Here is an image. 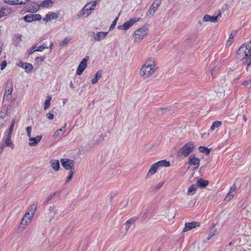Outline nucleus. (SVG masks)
<instances>
[{"mask_svg": "<svg viewBox=\"0 0 251 251\" xmlns=\"http://www.w3.org/2000/svg\"><path fill=\"white\" fill-rule=\"evenodd\" d=\"M51 100V98L50 96H48L47 97V99L45 101V103L44 104V108L45 109H47L50 104V101Z\"/></svg>", "mask_w": 251, "mask_h": 251, "instance_id": "obj_34", "label": "nucleus"}, {"mask_svg": "<svg viewBox=\"0 0 251 251\" xmlns=\"http://www.w3.org/2000/svg\"><path fill=\"white\" fill-rule=\"evenodd\" d=\"M90 35L93 38L94 41H95L96 37H97V33H95L94 31H91L90 32Z\"/></svg>", "mask_w": 251, "mask_h": 251, "instance_id": "obj_50", "label": "nucleus"}, {"mask_svg": "<svg viewBox=\"0 0 251 251\" xmlns=\"http://www.w3.org/2000/svg\"><path fill=\"white\" fill-rule=\"evenodd\" d=\"M43 21L45 22L46 23L50 21V17L48 14L46 15V17L43 18Z\"/></svg>", "mask_w": 251, "mask_h": 251, "instance_id": "obj_49", "label": "nucleus"}, {"mask_svg": "<svg viewBox=\"0 0 251 251\" xmlns=\"http://www.w3.org/2000/svg\"><path fill=\"white\" fill-rule=\"evenodd\" d=\"M23 19L28 23H31L33 21V14L27 15L23 18Z\"/></svg>", "mask_w": 251, "mask_h": 251, "instance_id": "obj_35", "label": "nucleus"}, {"mask_svg": "<svg viewBox=\"0 0 251 251\" xmlns=\"http://www.w3.org/2000/svg\"><path fill=\"white\" fill-rule=\"evenodd\" d=\"M148 33V28L145 26L138 29L134 32V41L138 42L141 40Z\"/></svg>", "mask_w": 251, "mask_h": 251, "instance_id": "obj_6", "label": "nucleus"}, {"mask_svg": "<svg viewBox=\"0 0 251 251\" xmlns=\"http://www.w3.org/2000/svg\"><path fill=\"white\" fill-rule=\"evenodd\" d=\"M128 205V202L127 201H126L125 202V203H124V204L123 205V208H125V207H126Z\"/></svg>", "mask_w": 251, "mask_h": 251, "instance_id": "obj_56", "label": "nucleus"}, {"mask_svg": "<svg viewBox=\"0 0 251 251\" xmlns=\"http://www.w3.org/2000/svg\"><path fill=\"white\" fill-rule=\"evenodd\" d=\"M13 84L11 79H8L5 86V90L3 98V101H8L13 91Z\"/></svg>", "mask_w": 251, "mask_h": 251, "instance_id": "obj_7", "label": "nucleus"}, {"mask_svg": "<svg viewBox=\"0 0 251 251\" xmlns=\"http://www.w3.org/2000/svg\"><path fill=\"white\" fill-rule=\"evenodd\" d=\"M243 120L245 122H247V118H246V115L244 114L243 115Z\"/></svg>", "mask_w": 251, "mask_h": 251, "instance_id": "obj_57", "label": "nucleus"}, {"mask_svg": "<svg viewBox=\"0 0 251 251\" xmlns=\"http://www.w3.org/2000/svg\"><path fill=\"white\" fill-rule=\"evenodd\" d=\"M29 0H4V2L10 5L24 4Z\"/></svg>", "mask_w": 251, "mask_h": 251, "instance_id": "obj_17", "label": "nucleus"}, {"mask_svg": "<svg viewBox=\"0 0 251 251\" xmlns=\"http://www.w3.org/2000/svg\"><path fill=\"white\" fill-rule=\"evenodd\" d=\"M14 124L15 119H13L10 126L8 129V131H7L6 137L5 139L3 140L4 143L2 145H1V152L3 151V149L6 147H9L11 148V149L14 148V145L12 143V140L11 139V134L13 130Z\"/></svg>", "mask_w": 251, "mask_h": 251, "instance_id": "obj_4", "label": "nucleus"}, {"mask_svg": "<svg viewBox=\"0 0 251 251\" xmlns=\"http://www.w3.org/2000/svg\"><path fill=\"white\" fill-rule=\"evenodd\" d=\"M241 85L246 87H251V80H245L241 83Z\"/></svg>", "mask_w": 251, "mask_h": 251, "instance_id": "obj_38", "label": "nucleus"}, {"mask_svg": "<svg viewBox=\"0 0 251 251\" xmlns=\"http://www.w3.org/2000/svg\"><path fill=\"white\" fill-rule=\"evenodd\" d=\"M31 126H27L26 128V131L27 133V136L30 138L31 137Z\"/></svg>", "mask_w": 251, "mask_h": 251, "instance_id": "obj_45", "label": "nucleus"}, {"mask_svg": "<svg viewBox=\"0 0 251 251\" xmlns=\"http://www.w3.org/2000/svg\"><path fill=\"white\" fill-rule=\"evenodd\" d=\"M158 167L154 163L150 167L148 173H147L146 177L149 178L151 176L154 175L157 171Z\"/></svg>", "mask_w": 251, "mask_h": 251, "instance_id": "obj_20", "label": "nucleus"}, {"mask_svg": "<svg viewBox=\"0 0 251 251\" xmlns=\"http://www.w3.org/2000/svg\"><path fill=\"white\" fill-rule=\"evenodd\" d=\"M102 75V71H98L95 75H94V78H93L91 80V83L92 84H96L98 80L101 77Z\"/></svg>", "mask_w": 251, "mask_h": 251, "instance_id": "obj_26", "label": "nucleus"}, {"mask_svg": "<svg viewBox=\"0 0 251 251\" xmlns=\"http://www.w3.org/2000/svg\"><path fill=\"white\" fill-rule=\"evenodd\" d=\"M163 186V184L161 183H159L158 184H157L156 185V186H155V189L156 190H157V189H159L160 188H161Z\"/></svg>", "mask_w": 251, "mask_h": 251, "instance_id": "obj_52", "label": "nucleus"}, {"mask_svg": "<svg viewBox=\"0 0 251 251\" xmlns=\"http://www.w3.org/2000/svg\"><path fill=\"white\" fill-rule=\"evenodd\" d=\"M74 174V171H70L69 175H68L66 178V183H68L72 179Z\"/></svg>", "mask_w": 251, "mask_h": 251, "instance_id": "obj_40", "label": "nucleus"}, {"mask_svg": "<svg viewBox=\"0 0 251 251\" xmlns=\"http://www.w3.org/2000/svg\"><path fill=\"white\" fill-rule=\"evenodd\" d=\"M66 126L67 124H65L63 126L55 131L52 137L53 141L57 142L61 139L62 136L65 132Z\"/></svg>", "mask_w": 251, "mask_h": 251, "instance_id": "obj_10", "label": "nucleus"}, {"mask_svg": "<svg viewBox=\"0 0 251 251\" xmlns=\"http://www.w3.org/2000/svg\"><path fill=\"white\" fill-rule=\"evenodd\" d=\"M26 64V63H23L21 61H20L18 64L17 65L20 66V67L21 68H25V64Z\"/></svg>", "mask_w": 251, "mask_h": 251, "instance_id": "obj_51", "label": "nucleus"}, {"mask_svg": "<svg viewBox=\"0 0 251 251\" xmlns=\"http://www.w3.org/2000/svg\"><path fill=\"white\" fill-rule=\"evenodd\" d=\"M221 16L222 13L220 11H219V13L217 15H215V14H214L213 16L206 14L203 18V21L204 22H210L213 23H216L218 21L219 18H221Z\"/></svg>", "mask_w": 251, "mask_h": 251, "instance_id": "obj_9", "label": "nucleus"}, {"mask_svg": "<svg viewBox=\"0 0 251 251\" xmlns=\"http://www.w3.org/2000/svg\"><path fill=\"white\" fill-rule=\"evenodd\" d=\"M22 35L21 34H18L17 36L16 39H18L19 40H21Z\"/></svg>", "mask_w": 251, "mask_h": 251, "instance_id": "obj_55", "label": "nucleus"}, {"mask_svg": "<svg viewBox=\"0 0 251 251\" xmlns=\"http://www.w3.org/2000/svg\"><path fill=\"white\" fill-rule=\"evenodd\" d=\"M236 193V186L235 184H233L230 188L229 192L227 193L226 200L230 201L231 200Z\"/></svg>", "mask_w": 251, "mask_h": 251, "instance_id": "obj_15", "label": "nucleus"}, {"mask_svg": "<svg viewBox=\"0 0 251 251\" xmlns=\"http://www.w3.org/2000/svg\"><path fill=\"white\" fill-rule=\"evenodd\" d=\"M45 56H38L35 58L36 61H40L41 62H43L45 60Z\"/></svg>", "mask_w": 251, "mask_h": 251, "instance_id": "obj_47", "label": "nucleus"}, {"mask_svg": "<svg viewBox=\"0 0 251 251\" xmlns=\"http://www.w3.org/2000/svg\"><path fill=\"white\" fill-rule=\"evenodd\" d=\"M46 116L50 120H52L54 118V115L50 112L47 113Z\"/></svg>", "mask_w": 251, "mask_h": 251, "instance_id": "obj_48", "label": "nucleus"}, {"mask_svg": "<svg viewBox=\"0 0 251 251\" xmlns=\"http://www.w3.org/2000/svg\"><path fill=\"white\" fill-rule=\"evenodd\" d=\"M53 45V43L52 41L50 42V45L49 47L47 46V44L46 43H44L42 45L36 47V50H37V51H42L45 49H47L49 48H50V50H52Z\"/></svg>", "mask_w": 251, "mask_h": 251, "instance_id": "obj_19", "label": "nucleus"}, {"mask_svg": "<svg viewBox=\"0 0 251 251\" xmlns=\"http://www.w3.org/2000/svg\"><path fill=\"white\" fill-rule=\"evenodd\" d=\"M239 77H237L236 78V80H239Z\"/></svg>", "mask_w": 251, "mask_h": 251, "instance_id": "obj_60", "label": "nucleus"}, {"mask_svg": "<svg viewBox=\"0 0 251 251\" xmlns=\"http://www.w3.org/2000/svg\"><path fill=\"white\" fill-rule=\"evenodd\" d=\"M212 237V235H209L207 239L209 240Z\"/></svg>", "mask_w": 251, "mask_h": 251, "instance_id": "obj_58", "label": "nucleus"}, {"mask_svg": "<svg viewBox=\"0 0 251 251\" xmlns=\"http://www.w3.org/2000/svg\"><path fill=\"white\" fill-rule=\"evenodd\" d=\"M222 125V122L219 121H215L213 122L212 125L210 127V130L213 131L216 128L219 127Z\"/></svg>", "mask_w": 251, "mask_h": 251, "instance_id": "obj_31", "label": "nucleus"}, {"mask_svg": "<svg viewBox=\"0 0 251 251\" xmlns=\"http://www.w3.org/2000/svg\"><path fill=\"white\" fill-rule=\"evenodd\" d=\"M33 66L31 64L26 63L25 64L24 69L26 73H29L33 70Z\"/></svg>", "mask_w": 251, "mask_h": 251, "instance_id": "obj_36", "label": "nucleus"}, {"mask_svg": "<svg viewBox=\"0 0 251 251\" xmlns=\"http://www.w3.org/2000/svg\"><path fill=\"white\" fill-rule=\"evenodd\" d=\"M208 184L209 181L208 180H203L202 178L199 179L197 180V186L201 189L205 188Z\"/></svg>", "mask_w": 251, "mask_h": 251, "instance_id": "obj_24", "label": "nucleus"}, {"mask_svg": "<svg viewBox=\"0 0 251 251\" xmlns=\"http://www.w3.org/2000/svg\"><path fill=\"white\" fill-rule=\"evenodd\" d=\"M26 11L28 12H35L36 11H37L38 10V8H35V9L34 8H31V7H26Z\"/></svg>", "mask_w": 251, "mask_h": 251, "instance_id": "obj_44", "label": "nucleus"}, {"mask_svg": "<svg viewBox=\"0 0 251 251\" xmlns=\"http://www.w3.org/2000/svg\"><path fill=\"white\" fill-rule=\"evenodd\" d=\"M70 39L68 37H66L64 39V40L61 41L60 43V46H64L67 44V43L69 42Z\"/></svg>", "mask_w": 251, "mask_h": 251, "instance_id": "obj_42", "label": "nucleus"}, {"mask_svg": "<svg viewBox=\"0 0 251 251\" xmlns=\"http://www.w3.org/2000/svg\"><path fill=\"white\" fill-rule=\"evenodd\" d=\"M139 18L137 20L134 19H130L129 21L126 22L123 25L118 26V29L119 30H127L131 26H132L134 24L139 21Z\"/></svg>", "mask_w": 251, "mask_h": 251, "instance_id": "obj_12", "label": "nucleus"}, {"mask_svg": "<svg viewBox=\"0 0 251 251\" xmlns=\"http://www.w3.org/2000/svg\"><path fill=\"white\" fill-rule=\"evenodd\" d=\"M237 54L242 58L243 65H246L247 71L251 65V42L243 44L237 51Z\"/></svg>", "mask_w": 251, "mask_h": 251, "instance_id": "obj_1", "label": "nucleus"}, {"mask_svg": "<svg viewBox=\"0 0 251 251\" xmlns=\"http://www.w3.org/2000/svg\"><path fill=\"white\" fill-rule=\"evenodd\" d=\"M36 45L32 46L31 48H30L27 51L28 54L30 55L33 53L35 51H37V50H36Z\"/></svg>", "mask_w": 251, "mask_h": 251, "instance_id": "obj_41", "label": "nucleus"}, {"mask_svg": "<svg viewBox=\"0 0 251 251\" xmlns=\"http://www.w3.org/2000/svg\"><path fill=\"white\" fill-rule=\"evenodd\" d=\"M200 163V159L198 157H196L195 155H191L189 157L188 163L191 165L196 166V168H198L199 167Z\"/></svg>", "mask_w": 251, "mask_h": 251, "instance_id": "obj_18", "label": "nucleus"}, {"mask_svg": "<svg viewBox=\"0 0 251 251\" xmlns=\"http://www.w3.org/2000/svg\"><path fill=\"white\" fill-rule=\"evenodd\" d=\"M36 206L35 205H31L30 208L28 209V211L25 214V217H29V219H31L36 211Z\"/></svg>", "mask_w": 251, "mask_h": 251, "instance_id": "obj_21", "label": "nucleus"}, {"mask_svg": "<svg viewBox=\"0 0 251 251\" xmlns=\"http://www.w3.org/2000/svg\"><path fill=\"white\" fill-rule=\"evenodd\" d=\"M42 138V135H38L35 137H30L29 138V140L30 142L29 143V145L30 146H36L38 143L40 142Z\"/></svg>", "mask_w": 251, "mask_h": 251, "instance_id": "obj_16", "label": "nucleus"}, {"mask_svg": "<svg viewBox=\"0 0 251 251\" xmlns=\"http://www.w3.org/2000/svg\"><path fill=\"white\" fill-rule=\"evenodd\" d=\"M48 14L50 20L56 19L59 16V14L56 13L49 12Z\"/></svg>", "mask_w": 251, "mask_h": 251, "instance_id": "obj_37", "label": "nucleus"}, {"mask_svg": "<svg viewBox=\"0 0 251 251\" xmlns=\"http://www.w3.org/2000/svg\"><path fill=\"white\" fill-rule=\"evenodd\" d=\"M138 218L136 217H133L130 218H129L125 223L126 227L125 229L127 231L129 228H130V226L134 224L136 220H137Z\"/></svg>", "mask_w": 251, "mask_h": 251, "instance_id": "obj_22", "label": "nucleus"}, {"mask_svg": "<svg viewBox=\"0 0 251 251\" xmlns=\"http://www.w3.org/2000/svg\"><path fill=\"white\" fill-rule=\"evenodd\" d=\"M155 163L158 167V168L160 167H167L170 166V162L166 160H162Z\"/></svg>", "mask_w": 251, "mask_h": 251, "instance_id": "obj_27", "label": "nucleus"}, {"mask_svg": "<svg viewBox=\"0 0 251 251\" xmlns=\"http://www.w3.org/2000/svg\"><path fill=\"white\" fill-rule=\"evenodd\" d=\"M88 59V56L84 58L80 62L76 71V74L77 75H81L84 70L87 67V61Z\"/></svg>", "mask_w": 251, "mask_h": 251, "instance_id": "obj_13", "label": "nucleus"}, {"mask_svg": "<svg viewBox=\"0 0 251 251\" xmlns=\"http://www.w3.org/2000/svg\"><path fill=\"white\" fill-rule=\"evenodd\" d=\"M231 244H232V242H230V243H229V244H228V246H230V245H231Z\"/></svg>", "mask_w": 251, "mask_h": 251, "instance_id": "obj_59", "label": "nucleus"}, {"mask_svg": "<svg viewBox=\"0 0 251 251\" xmlns=\"http://www.w3.org/2000/svg\"><path fill=\"white\" fill-rule=\"evenodd\" d=\"M41 19V16L40 14H33V21H39Z\"/></svg>", "mask_w": 251, "mask_h": 251, "instance_id": "obj_43", "label": "nucleus"}, {"mask_svg": "<svg viewBox=\"0 0 251 251\" xmlns=\"http://www.w3.org/2000/svg\"><path fill=\"white\" fill-rule=\"evenodd\" d=\"M196 186L194 184L192 185L188 189L187 194L189 195H193L196 193Z\"/></svg>", "mask_w": 251, "mask_h": 251, "instance_id": "obj_33", "label": "nucleus"}, {"mask_svg": "<svg viewBox=\"0 0 251 251\" xmlns=\"http://www.w3.org/2000/svg\"><path fill=\"white\" fill-rule=\"evenodd\" d=\"M161 4V0H155L150 6V10L147 12V16H153Z\"/></svg>", "mask_w": 251, "mask_h": 251, "instance_id": "obj_11", "label": "nucleus"}, {"mask_svg": "<svg viewBox=\"0 0 251 251\" xmlns=\"http://www.w3.org/2000/svg\"><path fill=\"white\" fill-rule=\"evenodd\" d=\"M200 226V224L199 222L197 221H193L190 223H185V227L183 229V232H186L189 231L194 228L199 226Z\"/></svg>", "mask_w": 251, "mask_h": 251, "instance_id": "obj_14", "label": "nucleus"}, {"mask_svg": "<svg viewBox=\"0 0 251 251\" xmlns=\"http://www.w3.org/2000/svg\"><path fill=\"white\" fill-rule=\"evenodd\" d=\"M118 20V17H117L115 19V20L113 21L112 24L109 27V30H112L115 28V26L117 24Z\"/></svg>", "mask_w": 251, "mask_h": 251, "instance_id": "obj_39", "label": "nucleus"}, {"mask_svg": "<svg viewBox=\"0 0 251 251\" xmlns=\"http://www.w3.org/2000/svg\"><path fill=\"white\" fill-rule=\"evenodd\" d=\"M234 38V36L232 34V33H231V34L230 35V36L229 37V39H228L227 40V43H229V39H233Z\"/></svg>", "mask_w": 251, "mask_h": 251, "instance_id": "obj_54", "label": "nucleus"}, {"mask_svg": "<svg viewBox=\"0 0 251 251\" xmlns=\"http://www.w3.org/2000/svg\"><path fill=\"white\" fill-rule=\"evenodd\" d=\"M12 9L7 6H3L1 8V17L3 16H7L11 14Z\"/></svg>", "mask_w": 251, "mask_h": 251, "instance_id": "obj_25", "label": "nucleus"}, {"mask_svg": "<svg viewBox=\"0 0 251 251\" xmlns=\"http://www.w3.org/2000/svg\"><path fill=\"white\" fill-rule=\"evenodd\" d=\"M6 61L4 60L1 62V70H3L6 66Z\"/></svg>", "mask_w": 251, "mask_h": 251, "instance_id": "obj_46", "label": "nucleus"}, {"mask_svg": "<svg viewBox=\"0 0 251 251\" xmlns=\"http://www.w3.org/2000/svg\"><path fill=\"white\" fill-rule=\"evenodd\" d=\"M62 166L66 170L74 171L75 161L68 158H62L60 160Z\"/></svg>", "mask_w": 251, "mask_h": 251, "instance_id": "obj_8", "label": "nucleus"}, {"mask_svg": "<svg viewBox=\"0 0 251 251\" xmlns=\"http://www.w3.org/2000/svg\"><path fill=\"white\" fill-rule=\"evenodd\" d=\"M97 4V0H94L91 2L87 3L85 5L82 9L79 12L77 15L78 17L80 18L88 16L91 13L92 11L94 10Z\"/></svg>", "mask_w": 251, "mask_h": 251, "instance_id": "obj_5", "label": "nucleus"}, {"mask_svg": "<svg viewBox=\"0 0 251 251\" xmlns=\"http://www.w3.org/2000/svg\"><path fill=\"white\" fill-rule=\"evenodd\" d=\"M50 164L51 167L55 171H58L60 167V164L58 160L54 159L50 161Z\"/></svg>", "mask_w": 251, "mask_h": 251, "instance_id": "obj_28", "label": "nucleus"}, {"mask_svg": "<svg viewBox=\"0 0 251 251\" xmlns=\"http://www.w3.org/2000/svg\"><path fill=\"white\" fill-rule=\"evenodd\" d=\"M30 222V219H29V217H25V215L24 217L22 218L21 223V226L22 228H25V226L27 225L28 223Z\"/></svg>", "mask_w": 251, "mask_h": 251, "instance_id": "obj_29", "label": "nucleus"}, {"mask_svg": "<svg viewBox=\"0 0 251 251\" xmlns=\"http://www.w3.org/2000/svg\"><path fill=\"white\" fill-rule=\"evenodd\" d=\"M69 86L72 88V89H74L75 87L74 86V84H73V83L72 81H71L69 83Z\"/></svg>", "mask_w": 251, "mask_h": 251, "instance_id": "obj_53", "label": "nucleus"}, {"mask_svg": "<svg viewBox=\"0 0 251 251\" xmlns=\"http://www.w3.org/2000/svg\"><path fill=\"white\" fill-rule=\"evenodd\" d=\"M195 146L192 142H189L180 148L177 152V157H186L194 150Z\"/></svg>", "mask_w": 251, "mask_h": 251, "instance_id": "obj_3", "label": "nucleus"}, {"mask_svg": "<svg viewBox=\"0 0 251 251\" xmlns=\"http://www.w3.org/2000/svg\"><path fill=\"white\" fill-rule=\"evenodd\" d=\"M53 2L51 0H45L40 4V5L44 7H48L50 6H51Z\"/></svg>", "mask_w": 251, "mask_h": 251, "instance_id": "obj_32", "label": "nucleus"}, {"mask_svg": "<svg viewBox=\"0 0 251 251\" xmlns=\"http://www.w3.org/2000/svg\"><path fill=\"white\" fill-rule=\"evenodd\" d=\"M108 34V32L100 31L97 32V37L95 41H100L104 39Z\"/></svg>", "mask_w": 251, "mask_h": 251, "instance_id": "obj_23", "label": "nucleus"}, {"mask_svg": "<svg viewBox=\"0 0 251 251\" xmlns=\"http://www.w3.org/2000/svg\"><path fill=\"white\" fill-rule=\"evenodd\" d=\"M200 152L204 153L206 155H209L210 152V149L204 146H201L199 148Z\"/></svg>", "mask_w": 251, "mask_h": 251, "instance_id": "obj_30", "label": "nucleus"}, {"mask_svg": "<svg viewBox=\"0 0 251 251\" xmlns=\"http://www.w3.org/2000/svg\"><path fill=\"white\" fill-rule=\"evenodd\" d=\"M153 58L147 59L142 65L139 72L140 75L144 78H148L152 75L157 69Z\"/></svg>", "mask_w": 251, "mask_h": 251, "instance_id": "obj_2", "label": "nucleus"}]
</instances>
